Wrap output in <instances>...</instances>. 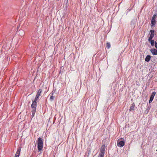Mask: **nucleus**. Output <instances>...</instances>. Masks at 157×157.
<instances>
[{
  "label": "nucleus",
  "mask_w": 157,
  "mask_h": 157,
  "mask_svg": "<svg viewBox=\"0 0 157 157\" xmlns=\"http://www.w3.org/2000/svg\"><path fill=\"white\" fill-rule=\"evenodd\" d=\"M37 100H36V99H34V100L33 101L32 104L31 105V107L32 109L31 111V112L32 113L31 116L32 118H33L34 116L36 113V107L37 106Z\"/></svg>",
  "instance_id": "f257e3e1"
},
{
  "label": "nucleus",
  "mask_w": 157,
  "mask_h": 157,
  "mask_svg": "<svg viewBox=\"0 0 157 157\" xmlns=\"http://www.w3.org/2000/svg\"><path fill=\"white\" fill-rule=\"evenodd\" d=\"M38 149L39 151L42 150L43 148V139L40 137H39L38 140Z\"/></svg>",
  "instance_id": "f03ea898"
},
{
  "label": "nucleus",
  "mask_w": 157,
  "mask_h": 157,
  "mask_svg": "<svg viewBox=\"0 0 157 157\" xmlns=\"http://www.w3.org/2000/svg\"><path fill=\"white\" fill-rule=\"evenodd\" d=\"M19 35L21 36H23L25 34L24 31L23 30H20L19 31Z\"/></svg>",
  "instance_id": "9b49d317"
},
{
  "label": "nucleus",
  "mask_w": 157,
  "mask_h": 157,
  "mask_svg": "<svg viewBox=\"0 0 157 157\" xmlns=\"http://www.w3.org/2000/svg\"><path fill=\"white\" fill-rule=\"evenodd\" d=\"M135 107V104L134 103H133L132 104L131 106L130 109H129V111L130 112H133L134 110V107Z\"/></svg>",
  "instance_id": "1a4fd4ad"
},
{
  "label": "nucleus",
  "mask_w": 157,
  "mask_h": 157,
  "mask_svg": "<svg viewBox=\"0 0 157 157\" xmlns=\"http://www.w3.org/2000/svg\"><path fill=\"white\" fill-rule=\"evenodd\" d=\"M150 51L152 54L154 55H157V50L155 48H152L150 50Z\"/></svg>",
  "instance_id": "6e6552de"
},
{
  "label": "nucleus",
  "mask_w": 157,
  "mask_h": 157,
  "mask_svg": "<svg viewBox=\"0 0 157 157\" xmlns=\"http://www.w3.org/2000/svg\"><path fill=\"white\" fill-rule=\"evenodd\" d=\"M155 47L157 49V43L156 41L155 42Z\"/></svg>",
  "instance_id": "aec40b11"
},
{
  "label": "nucleus",
  "mask_w": 157,
  "mask_h": 157,
  "mask_svg": "<svg viewBox=\"0 0 157 157\" xmlns=\"http://www.w3.org/2000/svg\"><path fill=\"white\" fill-rule=\"evenodd\" d=\"M42 92V90L41 89H39L37 91L36 94L35 98L36 100L38 99L39 96L40 95V94Z\"/></svg>",
  "instance_id": "39448f33"
},
{
  "label": "nucleus",
  "mask_w": 157,
  "mask_h": 157,
  "mask_svg": "<svg viewBox=\"0 0 157 157\" xmlns=\"http://www.w3.org/2000/svg\"><path fill=\"white\" fill-rule=\"evenodd\" d=\"M157 16V14L156 13H155V14H154L153 16L151 19L155 20Z\"/></svg>",
  "instance_id": "dca6fc26"
},
{
  "label": "nucleus",
  "mask_w": 157,
  "mask_h": 157,
  "mask_svg": "<svg viewBox=\"0 0 157 157\" xmlns=\"http://www.w3.org/2000/svg\"><path fill=\"white\" fill-rule=\"evenodd\" d=\"M156 94V93L154 91V92H153L151 94V96L154 98Z\"/></svg>",
  "instance_id": "f3484780"
},
{
  "label": "nucleus",
  "mask_w": 157,
  "mask_h": 157,
  "mask_svg": "<svg viewBox=\"0 0 157 157\" xmlns=\"http://www.w3.org/2000/svg\"><path fill=\"white\" fill-rule=\"evenodd\" d=\"M105 145H102L100 149V151L98 157H104L105 149Z\"/></svg>",
  "instance_id": "7ed1b4c3"
},
{
  "label": "nucleus",
  "mask_w": 157,
  "mask_h": 157,
  "mask_svg": "<svg viewBox=\"0 0 157 157\" xmlns=\"http://www.w3.org/2000/svg\"><path fill=\"white\" fill-rule=\"evenodd\" d=\"M154 98V97H152L151 96H150V99H149V103H150L152 102V101L153 100Z\"/></svg>",
  "instance_id": "2eb2a0df"
},
{
  "label": "nucleus",
  "mask_w": 157,
  "mask_h": 157,
  "mask_svg": "<svg viewBox=\"0 0 157 157\" xmlns=\"http://www.w3.org/2000/svg\"><path fill=\"white\" fill-rule=\"evenodd\" d=\"M110 46H111V45H110V43L109 42H107V43L106 44V46L107 48L108 49H109L110 48Z\"/></svg>",
  "instance_id": "4468645a"
},
{
  "label": "nucleus",
  "mask_w": 157,
  "mask_h": 157,
  "mask_svg": "<svg viewBox=\"0 0 157 157\" xmlns=\"http://www.w3.org/2000/svg\"><path fill=\"white\" fill-rule=\"evenodd\" d=\"M128 10V11H129L130 10Z\"/></svg>",
  "instance_id": "4be33fe9"
},
{
  "label": "nucleus",
  "mask_w": 157,
  "mask_h": 157,
  "mask_svg": "<svg viewBox=\"0 0 157 157\" xmlns=\"http://www.w3.org/2000/svg\"><path fill=\"white\" fill-rule=\"evenodd\" d=\"M156 20L155 19H151V27H153L156 24Z\"/></svg>",
  "instance_id": "f8f14e48"
},
{
  "label": "nucleus",
  "mask_w": 157,
  "mask_h": 157,
  "mask_svg": "<svg viewBox=\"0 0 157 157\" xmlns=\"http://www.w3.org/2000/svg\"><path fill=\"white\" fill-rule=\"evenodd\" d=\"M55 98V97L53 96H51L50 98V100L51 101L53 100Z\"/></svg>",
  "instance_id": "a211bd4d"
},
{
  "label": "nucleus",
  "mask_w": 157,
  "mask_h": 157,
  "mask_svg": "<svg viewBox=\"0 0 157 157\" xmlns=\"http://www.w3.org/2000/svg\"><path fill=\"white\" fill-rule=\"evenodd\" d=\"M151 56L150 55H148L145 58V60L146 61L148 62L150 61L151 59Z\"/></svg>",
  "instance_id": "9d476101"
},
{
  "label": "nucleus",
  "mask_w": 157,
  "mask_h": 157,
  "mask_svg": "<svg viewBox=\"0 0 157 157\" xmlns=\"http://www.w3.org/2000/svg\"><path fill=\"white\" fill-rule=\"evenodd\" d=\"M150 41L151 45L153 46L154 44V43L155 44L154 40H153L151 39V40H150Z\"/></svg>",
  "instance_id": "ddd939ff"
},
{
  "label": "nucleus",
  "mask_w": 157,
  "mask_h": 157,
  "mask_svg": "<svg viewBox=\"0 0 157 157\" xmlns=\"http://www.w3.org/2000/svg\"><path fill=\"white\" fill-rule=\"evenodd\" d=\"M21 149V147H20L18 148L14 157H19L20 154Z\"/></svg>",
  "instance_id": "0eeeda50"
},
{
  "label": "nucleus",
  "mask_w": 157,
  "mask_h": 157,
  "mask_svg": "<svg viewBox=\"0 0 157 157\" xmlns=\"http://www.w3.org/2000/svg\"><path fill=\"white\" fill-rule=\"evenodd\" d=\"M150 109V108L148 106V107L147 108V109H146V110L147 111V113L148 112V111Z\"/></svg>",
  "instance_id": "412c9836"
},
{
  "label": "nucleus",
  "mask_w": 157,
  "mask_h": 157,
  "mask_svg": "<svg viewBox=\"0 0 157 157\" xmlns=\"http://www.w3.org/2000/svg\"><path fill=\"white\" fill-rule=\"evenodd\" d=\"M150 32L151 33V34L148 39L149 41H150V40H151V39H152V38L154 36V30H151L150 31Z\"/></svg>",
  "instance_id": "423d86ee"
},
{
  "label": "nucleus",
  "mask_w": 157,
  "mask_h": 157,
  "mask_svg": "<svg viewBox=\"0 0 157 157\" xmlns=\"http://www.w3.org/2000/svg\"><path fill=\"white\" fill-rule=\"evenodd\" d=\"M55 93V91H52L51 93V96H53V95H54V94Z\"/></svg>",
  "instance_id": "6ab92c4d"
},
{
  "label": "nucleus",
  "mask_w": 157,
  "mask_h": 157,
  "mask_svg": "<svg viewBox=\"0 0 157 157\" xmlns=\"http://www.w3.org/2000/svg\"><path fill=\"white\" fill-rule=\"evenodd\" d=\"M125 144V142L123 141H120L119 140H118L117 141V146L118 147H122Z\"/></svg>",
  "instance_id": "20e7f679"
}]
</instances>
